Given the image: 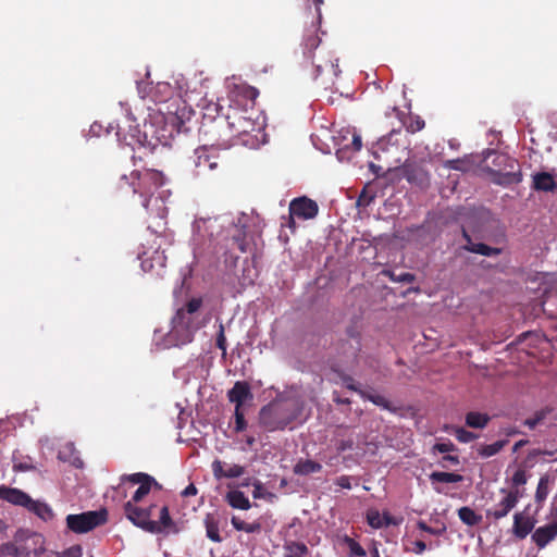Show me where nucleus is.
Returning a JSON list of instances; mask_svg holds the SVG:
<instances>
[{"mask_svg": "<svg viewBox=\"0 0 557 557\" xmlns=\"http://www.w3.org/2000/svg\"><path fill=\"white\" fill-rule=\"evenodd\" d=\"M320 27L321 24L314 25L310 22V26L305 30L301 44L304 57L315 66L317 75L327 71L337 77L341 73L338 59L333 58L332 51L322 45L320 33L324 32H321Z\"/></svg>", "mask_w": 557, "mask_h": 557, "instance_id": "f03ea898", "label": "nucleus"}, {"mask_svg": "<svg viewBox=\"0 0 557 557\" xmlns=\"http://www.w3.org/2000/svg\"><path fill=\"white\" fill-rule=\"evenodd\" d=\"M367 522L373 529H381L384 527L383 515L376 509H369L367 511Z\"/></svg>", "mask_w": 557, "mask_h": 557, "instance_id": "37998d69", "label": "nucleus"}, {"mask_svg": "<svg viewBox=\"0 0 557 557\" xmlns=\"http://www.w3.org/2000/svg\"><path fill=\"white\" fill-rule=\"evenodd\" d=\"M285 557H305L309 550L306 544L300 542H288L285 544Z\"/></svg>", "mask_w": 557, "mask_h": 557, "instance_id": "e433bc0d", "label": "nucleus"}, {"mask_svg": "<svg viewBox=\"0 0 557 557\" xmlns=\"http://www.w3.org/2000/svg\"><path fill=\"white\" fill-rule=\"evenodd\" d=\"M487 154H494L493 164L498 169L495 172L500 176L499 184H512L521 181V173L517 171V161L506 153L488 150ZM486 156L485 158H487Z\"/></svg>", "mask_w": 557, "mask_h": 557, "instance_id": "1a4fd4ad", "label": "nucleus"}, {"mask_svg": "<svg viewBox=\"0 0 557 557\" xmlns=\"http://www.w3.org/2000/svg\"><path fill=\"white\" fill-rule=\"evenodd\" d=\"M193 242L197 246L194 253L206 245H211L222 233L223 225L218 218H200L194 222Z\"/></svg>", "mask_w": 557, "mask_h": 557, "instance_id": "0eeeda50", "label": "nucleus"}, {"mask_svg": "<svg viewBox=\"0 0 557 557\" xmlns=\"http://www.w3.org/2000/svg\"><path fill=\"white\" fill-rule=\"evenodd\" d=\"M341 542L348 547V549H349L348 557H366V555H367L366 549L349 535H347V534L343 535L341 537Z\"/></svg>", "mask_w": 557, "mask_h": 557, "instance_id": "72a5a7b5", "label": "nucleus"}, {"mask_svg": "<svg viewBox=\"0 0 557 557\" xmlns=\"http://www.w3.org/2000/svg\"><path fill=\"white\" fill-rule=\"evenodd\" d=\"M228 505L235 509L248 510L251 504L242 491H231L226 494Z\"/></svg>", "mask_w": 557, "mask_h": 557, "instance_id": "a878e982", "label": "nucleus"}, {"mask_svg": "<svg viewBox=\"0 0 557 557\" xmlns=\"http://www.w3.org/2000/svg\"><path fill=\"white\" fill-rule=\"evenodd\" d=\"M140 476H144V472L123 474L120 478L121 484H123L125 482H129L132 484L139 485L138 488L133 494V496L131 497V499L127 500L126 503L139 504L144 499V497H146L150 493L151 490H150L148 483L145 480H143V478H140Z\"/></svg>", "mask_w": 557, "mask_h": 557, "instance_id": "2eb2a0df", "label": "nucleus"}, {"mask_svg": "<svg viewBox=\"0 0 557 557\" xmlns=\"http://www.w3.org/2000/svg\"><path fill=\"white\" fill-rule=\"evenodd\" d=\"M511 481H512V484L515 486H519V485H523L527 483V475H525V471L522 470V469H518L512 478H511Z\"/></svg>", "mask_w": 557, "mask_h": 557, "instance_id": "6e6d98bb", "label": "nucleus"}, {"mask_svg": "<svg viewBox=\"0 0 557 557\" xmlns=\"http://www.w3.org/2000/svg\"><path fill=\"white\" fill-rule=\"evenodd\" d=\"M533 188L542 191H554L557 185L550 173L540 172L533 175Z\"/></svg>", "mask_w": 557, "mask_h": 557, "instance_id": "b1692460", "label": "nucleus"}, {"mask_svg": "<svg viewBox=\"0 0 557 557\" xmlns=\"http://www.w3.org/2000/svg\"><path fill=\"white\" fill-rule=\"evenodd\" d=\"M181 494L183 497L194 496L197 494V488L194 484H189Z\"/></svg>", "mask_w": 557, "mask_h": 557, "instance_id": "0e129e2a", "label": "nucleus"}, {"mask_svg": "<svg viewBox=\"0 0 557 557\" xmlns=\"http://www.w3.org/2000/svg\"><path fill=\"white\" fill-rule=\"evenodd\" d=\"M57 557H82L83 548L81 545H73L62 552H55Z\"/></svg>", "mask_w": 557, "mask_h": 557, "instance_id": "8fccbe9b", "label": "nucleus"}, {"mask_svg": "<svg viewBox=\"0 0 557 557\" xmlns=\"http://www.w3.org/2000/svg\"><path fill=\"white\" fill-rule=\"evenodd\" d=\"M172 323L184 325L195 332L200 327V323L197 320L196 314L184 313L183 311H176V314L172 319Z\"/></svg>", "mask_w": 557, "mask_h": 557, "instance_id": "c85d7f7f", "label": "nucleus"}, {"mask_svg": "<svg viewBox=\"0 0 557 557\" xmlns=\"http://www.w3.org/2000/svg\"><path fill=\"white\" fill-rule=\"evenodd\" d=\"M30 496L22 490L10 487L7 485H0V499L8 502L15 506H22L27 508L30 503Z\"/></svg>", "mask_w": 557, "mask_h": 557, "instance_id": "a211bd4d", "label": "nucleus"}, {"mask_svg": "<svg viewBox=\"0 0 557 557\" xmlns=\"http://www.w3.org/2000/svg\"><path fill=\"white\" fill-rule=\"evenodd\" d=\"M352 447H354V441L351 438L342 440L336 445V449L338 453H344L346 450L352 449Z\"/></svg>", "mask_w": 557, "mask_h": 557, "instance_id": "13d9d810", "label": "nucleus"}, {"mask_svg": "<svg viewBox=\"0 0 557 557\" xmlns=\"http://www.w3.org/2000/svg\"><path fill=\"white\" fill-rule=\"evenodd\" d=\"M307 7H306V17L307 20H310V22H313L314 25L321 24L322 21V13H321V5L324 3L323 0H306Z\"/></svg>", "mask_w": 557, "mask_h": 557, "instance_id": "cd10ccee", "label": "nucleus"}, {"mask_svg": "<svg viewBox=\"0 0 557 557\" xmlns=\"http://www.w3.org/2000/svg\"><path fill=\"white\" fill-rule=\"evenodd\" d=\"M507 443H508L507 440H500L493 444L483 445L479 449V455L484 458L492 457V456L498 454L506 446Z\"/></svg>", "mask_w": 557, "mask_h": 557, "instance_id": "4c0bfd02", "label": "nucleus"}, {"mask_svg": "<svg viewBox=\"0 0 557 557\" xmlns=\"http://www.w3.org/2000/svg\"><path fill=\"white\" fill-rule=\"evenodd\" d=\"M406 137V134L403 133L401 128H398V129H392L391 133L382 138L380 140V145L385 148L386 145L388 144H393V145H398L399 144V137Z\"/></svg>", "mask_w": 557, "mask_h": 557, "instance_id": "a18cd8bd", "label": "nucleus"}, {"mask_svg": "<svg viewBox=\"0 0 557 557\" xmlns=\"http://www.w3.org/2000/svg\"><path fill=\"white\" fill-rule=\"evenodd\" d=\"M548 482H549V479L547 475L541 476V479L539 481L536 492H535V500L539 504H542L548 495Z\"/></svg>", "mask_w": 557, "mask_h": 557, "instance_id": "a19ab883", "label": "nucleus"}, {"mask_svg": "<svg viewBox=\"0 0 557 557\" xmlns=\"http://www.w3.org/2000/svg\"><path fill=\"white\" fill-rule=\"evenodd\" d=\"M430 480L434 482H441V483H458L463 480V476L458 473L453 472H442V471H434L430 474Z\"/></svg>", "mask_w": 557, "mask_h": 557, "instance_id": "c9c22d12", "label": "nucleus"}, {"mask_svg": "<svg viewBox=\"0 0 557 557\" xmlns=\"http://www.w3.org/2000/svg\"><path fill=\"white\" fill-rule=\"evenodd\" d=\"M401 124L408 133L414 134L424 127L425 122L419 115H409L405 121H401Z\"/></svg>", "mask_w": 557, "mask_h": 557, "instance_id": "58836bf2", "label": "nucleus"}, {"mask_svg": "<svg viewBox=\"0 0 557 557\" xmlns=\"http://www.w3.org/2000/svg\"><path fill=\"white\" fill-rule=\"evenodd\" d=\"M322 465L311 459H300L294 466V473L297 475H308L321 471Z\"/></svg>", "mask_w": 557, "mask_h": 557, "instance_id": "bb28decb", "label": "nucleus"}, {"mask_svg": "<svg viewBox=\"0 0 557 557\" xmlns=\"http://www.w3.org/2000/svg\"><path fill=\"white\" fill-rule=\"evenodd\" d=\"M195 331L177 324L172 323V329L166 335V343L169 346H183L189 344L194 339Z\"/></svg>", "mask_w": 557, "mask_h": 557, "instance_id": "dca6fc26", "label": "nucleus"}, {"mask_svg": "<svg viewBox=\"0 0 557 557\" xmlns=\"http://www.w3.org/2000/svg\"><path fill=\"white\" fill-rule=\"evenodd\" d=\"M373 196L369 195L367 193V190L363 188V190L361 191V194L359 195L358 199H357V205L359 207H367L370 205V202L373 200Z\"/></svg>", "mask_w": 557, "mask_h": 557, "instance_id": "4d7b16f0", "label": "nucleus"}, {"mask_svg": "<svg viewBox=\"0 0 557 557\" xmlns=\"http://www.w3.org/2000/svg\"><path fill=\"white\" fill-rule=\"evenodd\" d=\"M553 409L550 407L542 408L537 410L532 418H528L524 420L523 424L529 429L533 430L537 424H540L550 412Z\"/></svg>", "mask_w": 557, "mask_h": 557, "instance_id": "ea45409f", "label": "nucleus"}, {"mask_svg": "<svg viewBox=\"0 0 557 557\" xmlns=\"http://www.w3.org/2000/svg\"><path fill=\"white\" fill-rule=\"evenodd\" d=\"M163 185L162 172L143 168L135 169L129 175H121L113 188L116 196L122 198H134L138 195L140 205L148 210L151 197Z\"/></svg>", "mask_w": 557, "mask_h": 557, "instance_id": "f257e3e1", "label": "nucleus"}, {"mask_svg": "<svg viewBox=\"0 0 557 557\" xmlns=\"http://www.w3.org/2000/svg\"><path fill=\"white\" fill-rule=\"evenodd\" d=\"M414 546L417 554H422L426 549V544L423 541H416Z\"/></svg>", "mask_w": 557, "mask_h": 557, "instance_id": "774afa93", "label": "nucleus"}, {"mask_svg": "<svg viewBox=\"0 0 557 557\" xmlns=\"http://www.w3.org/2000/svg\"><path fill=\"white\" fill-rule=\"evenodd\" d=\"M158 506L156 504H150L147 507H143L139 504L125 503L123 505V510L125 517L137 528L141 530L152 533L159 534L165 530H169L174 527V521L172 520L168 506H162L159 510V520H152V511Z\"/></svg>", "mask_w": 557, "mask_h": 557, "instance_id": "7ed1b4c3", "label": "nucleus"}, {"mask_svg": "<svg viewBox=\"0 0 557 557\" xmlns=\"http://www.w3.org/2000/svg\"><path fill=\"white\" fill-rule=\"evenodd\" d=\"M536 520L533 517L525 516L523 512H516L513 516V534L520 539H525L534 529Z\"/></svg>", "mask_w": 557, "mask_h": 557, "instance_id": "412c9836", "label": "nucleus"}, {"mask_svg": "<svg viewBox=\"0 0 557 557\" xmlns=\"http://www.w3.org/2000/svg\"><path fill=\"white\" fill-rule=\"evenodd\" d=\"M107 510H92L66 517V527L70 531L82 534L87 533L107 521Z\"/></svg>", "mask_w": 557, "mask_h": 557, "instance_id": "6e6552de", "label": "nucleus"}, {"mask_svg": "<svg viewBox=\"0 0 557 557\" xmlns=\"http://www.w3.org/2000/svg\"><path fill=\"white\" fill-rule=\"evenodd\" d=\"M337 373L339 374V377L342 379L343 383L345 384V386L348 389L356 392L359 395L361 392H364L363 389L359 388L358 384L355 382V380L350 375H346V374L342 373V370Z\"/></svg>", "mask_w": 557, "mask_h": 557, "instance_id": "3c124183", "label": "nucleus"}, {"mask_svg": "<svg viewBox=\"0 0 557 557\" xmlns=\"http://www.w3.org/2000/svg\"><path fill=\"white\" fill-rule=\"evenodd\" d=\"M454 434L460 443H470L478 438L476 434L463 428H456Z\"/></svg>", "mask_w": 557, "mask_h": 557, "instance_id": "49530a36", "label": "nucleus"}, {"mask_svg": "<svg viewBox=\"0 0 557 557\" xmlns=\"http://www.w3.org/2000/svg\"><path fill=\"white\" fill-rule=\"evenodd\" d=\"M26 509L35 513L44 521H50L54 517V513L48 504L39 500H34L33 498H30V503L28 504Z\"/></svg>", "mask_w": 557, "mask_h": 557, "instance_id": "393cba45", "label": "nucleus"}, {"mask_svg": "<svg viewBox=\"0 0 557 557\" xmlns=\"http://www.w3.org/2000/svg\"><path fill=\"white\" fill-rule=\"evenodd\" d=\"M362 147L361 136L358 134L352 135L351 148L354 151H359Z\"/></svg>", "mask_w": 557, "mask_h": 557, "instance_id": "e2e57ef3", "label": "nucleus"}, {"mask_svg": "<svg viewBox=\"0 0 557 557\" xmlns=\"http://www.w3.org/2000/svg\"><path fill=\"white\" fill-rule=\"evenodd\" d=\"M383 521L384 527L397 525L399 523V521L393 516H391L388 512H383Z\"/></svg>", "mask_w": 557, "mask_h": 557, "instance_id": "680f3d73", "label": "nucleus"}, {"mask_svg": "<svg viewBox=\"0 0 557 557\" xmlns=\"http://www.w3.org/2000/svg\"><path fill=\"white\" fill-rule=\"evenodd\" d=\"M141 478H143V480H145L148 483L150 490H152V488L161 490L162 488V485L152 475L144 472V476H141Z\"/></svg>", "mask_w": 557, "mask_h": 557, "instance_id": "052dcab7", "label": "nucleus"}, {"mask_svg": "<svg viewBox=\"0 0 557 557\" xmlns=\"http://www.w3.org/2000/svg\"><path fill=\"white\" fill-rule=\"evenodd\" d=\"M490 416L486 413L470 411L466 414V424L469 428L483 429L487 425Z\"/></svg>", "mask_w": 557, "mask_h": 557, "instance_id": "2f4dec72", "label": "nucleus"}, {"mask_svg": "<svg viewBox=\"0 0 557 557\" xmlns=\"http://www.w3.org/2000/svg\"><path fill=\"white\" fill-rule=\"evenodd\" d=\"M296 219H297V216H293L292 213L289 212L287 222H286V224H284L285 226L290 228L292 232L296 231V227H297L296 222H295Z\"/></svg>", "mask_w": 557, "mask_h": 557, "instance_id": "69168bd1", "label": "nucleus"}, {"mask_svg": "<svg viewBox=\"0 0 557 557\" xmlns=\"http://www.w3.org/2000/svg\"><path fill=\"white\" fill-rule=\"evenodd\" d=\"M557 536V521L537 528L532 534V541L539 548L545 547Z\"/></svg>", "mask_w": 557, "mask_h": 557, "instance_id": "4be33fe9", "label": "nucleus"}, {"mask_svg": "<svg viewBox=\"0 0 557 557\" xmlns=\"http://www.w3.org/2000/svg\"><path fill=\"white\" fill-rule=\"evenodd\" d=\"M226 122L231 136L233 137L248 135L257 129V123L251 117L245 116L238 110H234L232 114L228 113Z\"/></svg>", "mask_w": 557, "mask_h": 557, "instance_id": "ddd939ff", "label": "nucleus"}, {"mask_svg": "<svg viewBox=\"0 0 557 557\" xmlns=\"http://www.w3.org/2000/svg\"><path fill=\"white\" fill-rule=\"evenodd\" d=\"M351 476L349 475H341L335 480V484L342 488L350 490L351 488Z\"/></svg>", "mask_w": 557, "mask_h": 557, "instance_id": "bf43d9fd", "label": "nucleus"}, {"mask_svg": "<svg viewBox=\"0 0 557 557\" xmlns=\"http://www.w3.org/2000/svg\"><path fill=\"white\" fill-rule=\"evenodd\" d=\"M202 306L201 298H191L186 302V305L180 308L177 311H183L184 313L196 314L200 307Z\"/></svg>", "mask_w": 557, "mask_h": 557, "instance_id": "de8ad7c7", "label": "nucleus"}, {"mask_svg": "<svg viewBox=\"0 0 557 557\" xmlns=\"http://www.w3.org/2000/svg\"><path fill=\"white\" fill-rule=\"evenodd\" d=\"M433 450L445 454V453H450V451L456 450V446L449 441L446 443H436L433 446Z\"/></svg>", "mask_w": 557, "mask_h": 557, "instance_id": "5fc2aeb1", "label": "nucleus"}, {"mask_svg": "<svg viewBox=\"0 0 557 557\" xmlns=\"http://www.w3.org/2000/svg\"><path fill=\"white\" fill-rule=\"evenodd\" d=\"M361 334L355 326L347 327L345 337L334 344V361L332 370L339 372L343 369L355 370L359 363L361 352Z\"/></svg>", "mask_w": 557, "mask_h": 557, "instance_id": "39448f33", "label": "nucleus"}, {"mask_svg": "<svg viewBox=\"0 0 557 557\" xmlns=\"http://www.w3.org/2000/svg\"><path fill=\"white\" fill-rule=\"evenodd\" d=\"M235 432H243L247 428V422L245 420V414L242 408H235Z\"/></svg>", "mask_w": 557, "mask_h": 557, "instance_id": "09e8293b", "label": "nucleus"}, {"mask_svg": "<svg viewBox=\"0 0 557 557\" xmlns=\"http://www.w3.org/2000/svg\"><path fill=\"white\" fill-rule=\"evenodd\" d=\"M499 493L503 498L496 503L492 508L486 510V518L498 521L508 516V513L517 506L520 494L518 490L500 488Z\"/></svg>", "mask_w": 557, "mask_h": 557, "instance_id": "9b49d317", "label": "nucleus"}, {"mask_svg": "<svg viewBox=\"0 0 557 557\" xmlns=\"http://www.w3.org/2000/svg\"><path fill=\"white\" fill-rule=\"evenodd\" d=\"M20 554L18 547L14 543H4L0 547V555L3 556H17Z\"/></svg>", "mask_w": 557, "mask_h": 557, "instance_id": "864d4df0", "label": "nucleus"}, {"mask_svg": "<svg viewBox=\"0 0 557 557\" xmlns=\"http://www.w3.org/2000/svg\"><path fill=\"white\" fill-rule=\"evenodd\" d=\"M360 397L363 399V400H369L371 403H373L374 405L385 409V410H388L391 412H395L396 411V408L392 406L391 401L387 400L384 396H381V395H375V394H371L369 392H361L360 393Z\"/></svg>", "mask_w": 557, "mask_h": 557, "instance_id": "473e14b6", "label": "nucleus"}, {"mask_svg": "<svg viewBox=\"0 0 557 557\" xmlns=\"http://www.w3.org/2000/svg\"><path fill=\"white\" fill-rule=\"evenodd\" d=\"M295 418L293 401H274L260 410V423L270 432L284 430Z\"/></svg>", "mask_w": 557, "mask_h": 557, "instance_id": "423d86ee", "label": "nucleus"}, {"mask_svg": "<svg viewBox=\"0 0 557 557\" xmlns=\"http://www.w3.org/2000/svg\"><path fill=\"white\" fill-rule=\"evenodd\" d=\"M232 230L235 231V233L232 235V239L234 242V245L238 248L240 252H246V240H245V233L238 230L234 224H232L228 232Z\"/></svg>", "mask_w": 557, "mask_h": 557, "instance_id": "c03bdc74", "label": "nucleus"}, {"mask_svg": "<svg viewBox=\"0 0 557 557\" xmlns=\"http://www.w3.org/2000/svg\"><path fill=\"white\" fill-rule=\"evenodd\" d=\"M392 282L395 283H412L416 280L414 274L410 272H403L400 274H396L393 271L386 270L383 272Z\"/></svg>", "mask_w": 557, "mask_h": 557, "instance_id": "79ce46f5", "label": "nucleus"}, {"mask_svg": "<svg viewBox=\"0 0 557 557\" xmlns=\"http://www.w3.org/2000/svg\"><path fill=\"white\" fill-rule=\"evenodd\" d=\"M212 472L216 479H236L245 473V468L239 465H226L221 460L212 462Z\"/></svg>", "mask_w": 557, "mask_h": 557, "instance_id": "aec40b11", "label": "nucleus"}, {"mask_svg": "<svg viewBox=\"0 0 557 557\" xmlns=\"http://www.w3.org/2000/svg\"><path fill=\"white\" fill-rule=\"evenodd\" d=\"M138 258L143 271L156 275H161L168 260L164 250H161L160 247L154 248L152 251L145 250L138 255Z\"/></svg>", "mask_w": 557, "mask_h": 557, "instance_id": "f8f14e48", "label": "nucleus"}, {"mask_svg": "<svg viewBox=\"0 0 557 557\" xmlns=\"http://www.w3.org/2000/svg\"><path fill=\"white\" fill-rule=\"evenodd\" d=\"M403 175L409 183H414L417 185H424L429 181L428 173L416 163L406 162L403 165Z\"/></svg>", "mask_w": 557, "mask_h": 557, "instance_id": "5701e85b", "label": "nucleus"}, {"mask_svg": "<svg viewBox=\"0 0 557 557\" xmlns=\"http://www.w3.org/2000/svg\"><path fill=\"white\" fill-rule=\"evenodd\" d=\"M13 469L15 471H28V470L33 469V467L26 462H18V463H14Z\"/></svg>", "mask_w": 557, "mask_h": 557, "instance_id": "338daca9", "label": "nucleus"}, {"mask_svg": "<svg viewBox=\"0 0 557 557\" xmlns=\"http://www.w3.org/2000/svg\"><path fill=\"white\" fill-rule=\"evenodd\" d=\"M227 398L235 404V408H242L246 400H251L253 395L250 386L246 381H237L227 392Z\"/></svg>", "mask_w": 557, "mask_h": 557, "instance_id": "f3484780", "label": "nucleus"}, {"mask_svg": "<svg viewBox=\"0 0 557 557\" xmlns=\"http://www.w3.org/2000/svg\"><path fill=\"white\" fill-rule=\"evenodd\" d=\"M458 517L465 524L469 527L478 525L482 521V516L476 513L472 508L467 506L458 509Z\"/></svg>", "mask_w": 557, "mask_h": 557, "instance_id": "c756f323", "label": "nucleus"}, {"mask_svg": "<svg viewBox=\"0 0 557 557\" xmlns=\"http://www.w3.org/2000/svg\"><path fill=\"white\" fill-rule=\"evenodd\" d=\"M215 345H216V347L219 349L222 350L223 355L226 354V337H225V334H224V325H223V323L219 324V332L216 334Z\"/></svg>", "mask_w": 557, "mask_h": 557, "instance_id": "603ef678", "label": "nucleus"}, {"mask_svg": "<svg viewBox=\"0 0 557 557\" xmlns=\"http://www.w3.org/2000/svg\"><path fill=\"white\" fill-rule=\"evenodd\" d=\"M231 523L237 531H244L246 533H259L261 531V523L258 521L248 523L234 516L231 519Z\"/></svg>", "mask_w": 557, "mask_h": 557, "instance_id": "f704fd0d", "label": "nucleus"}, {"mask_svg": "<svg viewBox=\"0 0 557 557\" xmlns=\"http://www.w3.org/2000/svg\"><path fill=\"white\" fill-rule=\"evenodd\" d=\"M198 175L212 173L219 168V151L214 147H199L191 157Z\"/></svg>", "mask_w": 557, "mask_h": 557, "instance_id": "9d476101", "label": "nucleus"}, {"mask_svg": "<svg viewBox=\"0 0 557 557\" xmlns=\"http://www.w3.org/2000/svg\"><path fill=\"white\" fill-rule=\"evenodd\" d=\"M206 534L207 536L215 543L222 542V537L220 536L219 522L214 518L213 515H207L205 519Z\"/></svg>", "mask_w": 557, "mask_h": 557, "instance_id": "7c9ffc66", "label": "nucleus"}, {"mask_svg": "<svg viewBox=\"0 0 557 557\" xmlns=\"http://www.w3.org/2000/svg\"><path fill=\"white\" fill-rule=\"evenodd\" d=\"M134 123V119L126 116L124 121L125 125L116 123V125L113 126V124H109L108 133L115 129V135L120 143H124L127 146L138 143L144 148L148 147L150 151H154L159 145H168V137L164 134H157L152 124H145V129L141 134L138 125Z\"/></svg>", "mask_w": 557, "mask_h": 557, "instance_id": "20e7f679", "label": "nucleus"}, {"mask_svg": "<svg viewBox=\"0 0 557 557\" xmlns=\"http://www.w3.org/2000/svg\"><path fill=\"white\" fill-rule=\"evenodd\" d=\"M289 212L299 220H310L317 216L319 207L314 200L304 196L290 201Z\"/></svg>", "mask_w": 557, "mask_h": 557, "instance_id": "4468645a", "label": "nucleus"}, {"mask_svg": "<svg viewBox=\"0 0 557 557\" xmlns=\"http://www.w3.org/2000/svg\"><path fill=\"white\" fill-rule=\"evenodd\" d=\"M462 237L466 240V245L461 247L463 250L486 257L502 253V248L491 247L483 243H473L470 234L465 228H462Z\"/></svg>", "mask_w": 557, "mask_h": 557, "instance_id": "6ab92c4d", "label": "nucleus"}]
</instances>
